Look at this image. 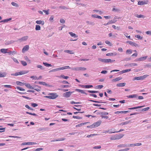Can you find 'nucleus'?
Returning a JSON list of instances; mask_svg holds the SVG:
<instances>
[{
	"label": "nucleus",
	"instance_id": "37",
	"mask_svg": "<svg viewBox=\"0 0 151 151\" xmlns=\"http://www.w3.org/2000/svg\"><path fill=\"white\" fill-rule=\"evenodd\" d=\"M136 80H142L141 76L134 77L133 78V81H134Z\"/></svg>",
	"mask_w": 151,
	"mask_h": 151
},
{
	"label": "nucleus",
	"instance_id": "11",
	"mask_svg": "<svg viewBox=\"0 0 151 151\" xmlns=\"http://www.w3.org/2000/svg\"><path fill=\"white\" fill-rule=\"evenodd\" d=\"M115 61V60H112L110 59H105L104 63H108L109 62L112 63Z\"/></svg>",
	"mask_w": 151,
	"mask_h": 151
},
{
	"label": "nucleus",
	"instance_id": "25",
	"mask_svg": "<svg viewBox=\"0 0 151 151\" xmlns=\"http://www.w3.org/2000/svg\"><path fill=\"white\" fill-rule=\"evenodd\" d=\"M126 84V83H118L116 84V86L118 87H124L125 86Z\"/></svg>",
	"mask_w": 151,
	"mask_h": 151
},
{
	"label": "nucleus",
	"instance_id": "48",
	"mask_svg": "<svg viewBox=\"0 0 151 151\" xmlns=\"http://www.w3.org/2000/svg\"><path fill=\"white\" fill-rule=\"evenodd\" d=\"M88 92L91 93H96L98 92V91L88 90Z\"/></svg>",
	"mask_w": 151,
	"mask_h": 151
},
{
	"label": "nucleus",
	"instance_id": "32",
	"mask_svg": "<svg viewBox=\"0 0 151 151\" xmlns=\"http://www.w3.org/2000/svg\"><path fill=\"white\" fill-rule=\"evenodd\" d=\"M129 65L130 66V67H134L135 66H137V64L136 63H132L129 64V65H125V66H128Z\"/></svg>",
	"mask_w": 151,
	"mask_h": 151
},
{
	"label": "nucleus",
	"instance_id": "29",
	"mask_svg": "<svg viewBox=\"0 0 151 151\" xmlns=\"http://www.w3.org/2000/svg\"><path fill=\"white\" fill-rule=\"evenodd\" d=\"M122 79V78L120 77H119L116 78L115 79H113L112 80V81L113 82H116V81H119L121 80Z\"/></svg>",
	"mask_w": 151,
	"mask_h": 151
},
{
	"label": "nucleus",
	"instance_id": "5",
	"mask_svg": "<svg viewBox=\"0 0 151 151\" xmlns=\"http://www.w3.org/2000/svg\"><path fill=\"white\" fill-rule=\"evenodd\" d=\"M73 92L69 91L63 94V96L65 97L68 98L69 97Z\"/></svg>",
	"mask_w": 151,
	"mask_h": 151
},
{
	"label": "nucleus",
	"instance_id": "55",
	"mask_svg": "<svg viewBox=\"0 0 151 151\" xmlns=\"http://www.w3.org/2000/svg\"><path fill=\"white\" fill-rule=\"evenodd\" d=\"M131 58L130 57L128 58H124L123 60L126 61H127L129 60H131Z\"/></svg>",
	"mask_w": 151,
	"mask_h": 151
},
{
	"label": "nucleus",
	"instance_id": "14",
	"mask_svg": "<svg viewBox=\"0 0 151 151\" xmlns=\"http://www.w3.org/2000/svg\"><path fill=\"white\" fill-rule=\"evenodd\" d=\"M130 146V145H128V144H120L119 145H118L117 146V147H129Z\"/></svg>",
	"mask_w": 151,
	"mask_h": 151
},
{
	"label": "nucleus",
	"instance_id": "50",
	"mask_svg": "<svg viewBox=\"0 0 151 151\" xmlns=\"http://www.w3.org/2000/svg\"><path fill=\"white\" fill-rule=\"evenodd\" d=\"M59 8L61 9H63V10H66L68 9V8L66 7L65 6H60L59 7Z\"/></svg>",
	"mask_w": 151,
	"mask_h": 151
},
{
	"label": "nucleus",
	"instance_id": "34",
	"mask_svg": "<svg viewBox=\"0 0 151 151\" xmlns=\"http://www.w3.org/2000/svg\"><path fill=\"white\" fill-rule=\"evenodd\" d=\"M25 86H26L29 88V89H34V88L32 86H31L29 84H26V83H25Z\"/></svg>",
	"mask_w": 151,
	"mask_h": 151
},
{
	"label": "nucleus",
	"instance_id": "58",
	"mask_svg": "<svg viewBox=\"0 0 151 151\" xmlns=\"http://www.w3.org/2000/svg\"><path fill=\"white\" fill-rule=\"evenodd\" d=\"M6 76V74L5 73H2L0 72V77H3Z\"/></svg>",
	"mask_w": 151,
	"mask_h": 151
},
{
	"label": "nucleus",
	"instance_id": "38",
	"mask_svg": "<svg viewBox=\"0 0 151 151\" xmlns=\"http://www.w3.org/2000/svg\"><path fill=\"white\" fill-rule=\"evenodd\" d=\"M69 34H70V36L72 37H78V36H77L74 33H73L72 32H69Z\"/></svg>",
	"mask_w": 151,
	"mask_h": 151
},
{
	"label": "nucleus",
	"instance_id": "22",
	"mask_svg": "<svg viewBox=\"0 0 151 151\" xmlns=\"http://www.w3.org/2000/svg\"><path fill=\"white\" fill-rule=\"evenodd\" d=\"M8 49H1L0 50V52L3 53H9L7 52Z\"/></svg>",
	"mask_w": 151,
	"mask_h": 151
},
{
	"label": "nucleus",
	"instance_id": "61",
	"mask_svg": "<svg viewBox=\"0 0 151 151\" xmlns=\"http://www.w3.org/2000/svg\"><path fill=\"white\" fill-rule=\"evenodd\" d=\"M105 43L106 44L109 45V46H111L112 44L111 42L108 40L105 41Z\"/></svg>",
	"mask_w": 151,
	"mask_h": 151
},
{
	"label": "nucleus",
	"instance_id": "15",
	"mask_svg": "<svg viewBox=\"0 0 151 151\" xmlns=\"http://www.w3.org/2000/svg\"><path fill=\"white\" fill-rule=\"evenodd\" d=\"M29 46L28 45H26L24 46L22 50V52H24L27 51L29 49Z\"/></svg>",
	"mask_w": 151,
	"mask_h": 151
},
{
	"label": "nucleus",
	"instance_id": "16",
	"mask_svg": "<svg viewBox=\"0 0 151 151\" xmlns=\"http://www.w3.org/2000/svg\"><path fill=\"white\" fill-rule=\"evenodd\" d=\"M80 86L83 88H90L93 87L92 85H80Z\"/></svg>",
	"mask_w": 151,
	"mask_h": 151
},
{
	"label": "nucleus",
	"instance_id": "44",
	"mask_svg": "<svg viewBox=\"0 0 151 151\" xmlns=\"http://www.w3.org/2000/svg\"><path fill=\"white\" fill-rule=\"evenodd\" d=\"M14 6L16 7H19V5L17 3L14 2H12L11 3Z\"/></svg>",
	"mask_w": 151,
	"mask_h": 151
},
{
	"label": "nucleus",
	"instance_id": "26",
	"mask_svg": "<svg viewBox=\"0 0 151 151\" xmlns=\"http://www.w3.org/2000/svg\"><path fill=\"white\" fill-rule=\"evenodd\" d=\"M75 91H78V92H81V93H84V94H85L86 95H87V93H85L84 91L83 90H81V89H76L75 90Z\"/></svg>",
	"mask_w": 151,
	"mask_h": 151
},
{
	"label": "nucleus",
	"instance_id": "40",
	"mask_svg": "<svg viewBox=\"0 0 151 151\" xmlns=\"http://www.w3.org/2000/svg\"><path fill=\"white\" fill-rule=\"evenodd\" d=\"M103 87V86L102 85H99L95 87V88L96 89H101Z\"/></svg>",
	"mask_w": 151,
	"mask_h": 151
},
{
	"label": "nucleus",
	"instance_id": "31",
	"mask_svg": "<svg viewBox=\"0 0 151 151\" xmlns=\"http://www.w3.org/2000/svg\"><path fill=\"white\" fill-rule=\"evenodd\" d=\"M48 130L47 128H40L38 129V131H46L47 130Z\"/></svg>",
	"mask_w": 151,
	"mask_h": 151
},
{
	"label": "nucleus",
	"instance_id": "24",
	"mask_svg": "<svg viewBox=\"0 0 151 151\" xmlns=\"http://www.w3.org/2000/svg\"><path fill=\"white\" fill-rule=\"evenodd\" d=\"M131 122V120H129L128 121H126L125 122H122L120 124H119V125H126L127 124H129Z\"/></svg>",
	"mask_w": 151,
	"mask_h": 151
},
{
	"label": "nucleus",
	"instance_id": "33",
	"mask_svg": "<svg viewBox=\"0 0 151 151\" xmlns=\"http://www.w3.org/2000/svg\"><path fill=\"white\" fill-rule=\"evenodd\" d=\"M16 84L17 85L21 86H23L25 84V83H22V82L19 81H16Z\"/></svg>",
	"mask_w": 151,
	"mask_h": 151
},
{
	"label": "nucleus",
	"instance_id": "60",
	"mask_svg": "<svg viewBox=\"0 0 151 151\" xmlns=\"http://www.w3.org/2000/svg\"><path fill=\"white\" fill-rule=\"evenodd\" d=\"M24 58L25 60H26L27 62H30V60L26 56H24Z\"/></svg>",
	"mask_w": 151,
	"mask_h": 151
},
{
	"label": "nucleus",
	"instance_id": "63",
	"mask_svg": "<svg viewBox=\"0 0 151 151\" xmlns=\"http://www.w3.org/2000/svg\"><path fill=\"white\" fill-rule=\"evenodd\" d=\"M53 19H54L53 16V15L51 16L50 17L49 19L50 21V22H53Z\"/></svg>",
	"mask_w": 151,
	"mask_h": 151
},
{
	"label": "nucleus",
	"instance_id": "35",
	"mask_svg": "<svg viewBox=\"0 0 151 151\" xmlns=\"http://www.w3.org/2000/svg\"><path fill=\"white\" fill-rule=\"evenodd\" d=\"M144 106H139L136 107H132V108H129L128 109H130V110L136 109H137L138 108H142V107H144Z\"/></svg>",
	"mask_w": 151,
	"mask_h": 151
},
{
	"label": "nucleus",
	"instance_id": "6",
	"mask_svg": "<svg viewBox=\"0 0 151 151\" xmlns=\"http://www.w3.org/2000/svg\"><path fill=\"white\" fill-rule=\"evenodd\" d=\"M147 57L148 56H146L138 58H137V60H135V61H143L145 60L147 58Z\"/></svg>",
	"mask_w": 151,
	"mask_h": 151
},
{
	"label": "nucleus",
	"instance_id": "39",
	"mask_svg": "<svg viewBox=\"0 0 151 151\" xmlns=\"http://www.w3.org/2000/svg\"><path fill=\"white\" fill-rule=\"evenodd\" d=\"M41 29V27L39 25H36L35 27V30L36 31L37 30H40Z\"/></svg>",
	"mask_w": 151,
	"mask_h": 151
},
{
	"label": "nucleus",
	"instance_id": "64",
	"mask_svg": "<svg viewBox=\"0 0 151 151\" xmlns=\"http://www.w3.org/2000/svg\"><path fill=\"white\" fill-rule=\"evenodd\" d=\"M31 106L33 107H35L38 106V105L36 103H32Z\"/></svg>",
	"mask_w": 151,
	"mask_h": 151
},
{
	"label": "nucleus",
	"instance_id": "1",
	"mask_svg": "<svg viewBox=\"0 0 151 151\" xmlns=\"http://www.w3.org/2000/svg\"><path fill=\"white\" fill-rule=\"evenodd\" d=\"M48 96H45L44 97L48 99H54L57 98L58 95L56 93H50L48 94Z\"/></svg>",
	"mask_w": 151,
	"mask_h": 151
},
{
	"label": "nucleus",
	"instance_id": "41",
	"mask_svg": "<svg viewBox=\"0 0 151 151\" xmlns=\"http://www.w3.org/2000/svg\"><path fill=\"white\" fill-rule=\"evenodd\" d=\"M59 77L67 79L69 78V77L68 76H65L63 75H61L59 76Z\"/></svg>",
	"mask_w": 151,
	"mask_h": 151
},
{
	"label": "nucleus",
	"instance_id": "19",
	"mask_svg": "<svg viewBox=\"0 0 151 151\" xmlns=\"http://www.w3.org/2000/svg\"><path fill=\"white\" fill-rule=\"evenodd\" d=\"M131 70V69H126L125 70H122L119 73L120 74H123L124 73H125L127 72H129Z\"/></svg>",
	"mask_w": 151,
	"mask_h": 151
},
{
	"label": "nucleus",
	"instance_id": "43",
	"mask_svg": "<svg viewBox=\"0 0 151 151\" xmlns=\"http://www.w3.org/2000/svg\"><path fill=\"white\" fill-rule=\"evenodd\" d=\"M43 64L46 66L48 67L49 66H52L51 64L48 63H47L43 62Z\"/></svg>",
	"mask_w": 151,
	"mask_h": 151
},
{
	"label": "nucleus",
	"instance_id": "13",
	"mask_svg": "<svg viewBox=\"0 0 151 151\" xmlns=\"http://www.w3.org/2000/svg\"><path fill=\"white\" fill-rule=\"evenodd\" d=\"M101 121H99L93 124L95 127H97L99 126L101 123Z\"/></svg>",
	"mask_w": 151,
	"mask_h": 151
},
{
	"label": "nucleus",
	"instance_id": "30",
	"mask_svg": "<svg viewBox=\"0 0 151 151\" xmlns=\"http://www.w3.org/2000/svg\"><path fill=\"white\" fill-rule=\"evenodd\" d=\"M142 145L141 143H137L136 144H130V146H139Z\"/></svg>",
	"mask_w": 151,
	"mask_h": 151
},
{
	"label": "nucleus",
	"instance_id": "36",
	"mask_svg": "<svg viewBox=\"0 0 151 151\" xmlns=\"http://www.w3.org/2000/svg\"><path fill=\"white\" fill-rule=\"evenodd\" d=\"M64 51L65 52H67L70 54H74V52H73L72 50H65Z\"/></svg>",
	"mask_w": 151,
	"mask_h": 151
},
{
	"label": "nucleus",
	"instance_id": "49",
	"mask_svg": "<svg viewBox=\"0 0 151 151\" xmlns=\"http://www.w3.org/2000/svg\"><path fill=\"white\" fill-rule=\"evenodd\" d=\"M16 88L17 89H18L20 91H24L25 90L23 88H21V87H19V86L16 87Z\"/></svg>",
	"mask_w": 151,
	"mask_h": 151
},
{
	"label": "nucleus",
	"instance_id": "59",
	"mask_svg": "<svg viewBox=\"0 0 151 151\" xmlns=\"http://www.w3.org/2000/svg\"><path fill=\"white\" fill-rule=\"evenodd\" d=\"M37 67L38 68H40L42 70H44V68L42 65H37Z\"/></svg>",
	"mask_w": 151,
	"mask_h": 151
},
{
	"label": "nucleus",
	"instance_id": "17",
	"mask_svg": "<svg viewBox=\"0 0 151 151\" xmlns=\"http://www.w3.org/2000/svg\"><path fill=\"white\" fill-rule=\"evenodd\" d=\"M29 71L27 70V71H24L23 70L22 71H21L20 72H18V74L19 75H22L23 74H24L26 73H28Z\"/></svg>",
	"mask_w": 151,
	"mask_h": 151
},
{
	"label": "nucleus",
	"instance_id": "57",
	"mask_svg": "<svg viewBox=\"0 0 151 151\" xmlns=\"http://www.w3.org/2000/svg\"><path fill=\"white\" fill-rule=\"evenodd\" d=\"M43 148H37L36 149L34 150L33 151H40V150H43Z\"/></svg>",
	"mask_w": 151,
	"mask_h": 151
},
{
	"label": "nucleus",
	"instance_id": "42",
	"mask_svg": "<svg viewBox=\"0 0 151 151\" xmlns=\"http://www.w3.org/2000/svg\"><path fill=\"white\" fill-rule=\"evenodd\" d=\"M132 52V50L131 49L127 50L126 51V54H131Z\"/></svg>",
	"mask_w": 151,
	"mask_h": 151
},
{
	"label": "nucleus",
	"instance_id": "46",
	"mask_svg": "<svg viewBox=\"0 0 151 151\" xmlns=\"http://www.w3.org/2000/svg\"><path fill=\"white\" fill-rule=\"evenodd\" d=\"M17 52L15 51H10V55H14L15 54H16Z\"/></svg>",
	"mask_w": 151,
	"mask_h": 151
},
{
	"label": "nucleus",
	"instance_id": "52",
	"mask_svg": "<svg viewBox=\"0 0 151 151\" xmlns=\"http://www.w3.org/2000/svg\"><path fill=\"white\" fill-rule=\"evenodd\" d=\"M135 37L140 40H142L143 38L142 37H141V36L139 35H135Z\"/></svg>",
	"mask_w": 151,
	"mask_h": 151
},
{
	"label": "nucleus",
	"instance_id": "3",
	"mask_svg": "<svg viewBox=\"0 0 151 151\" xmlns=\"http://www.w3.org/2000/svg\"><path fill=\"white\" fill-rule=\"evenodd\" d=\"M124 136L123 134H116L110 137L111 140H116L122 138Z\"/></svg>",
	"mask_w": 151,
	"mask_h": 151
},
{
	"label": "nucleus",
	"instance_id": "54",
	"mask_svg": "<svg viewBox=\"0 0 151 151\" xmlns=\"http://www.w3.org/2000/svg\"><path fill=\"white\" fill-rule=\"evenodd\" d=\"M149 109H150V107H147V108H145L142 109V111H147Z\"/></svg>",
	"mask_w": 151,
	"mask_h": 151
},
{
	"label": "nucleus",
	"instance_id": "62",
	"mask_svg": "<svg viewBox=\"0 0 151 151\" xmlns=\"http://www.w3.org/2000/svg\"><path fill=\"white\" fill-rule=\"evenodd\" d=\"M148 76V75H143V76H141L142 80H143L146 78L147 76Z\"/></svg>",
	"mask_w": 151,
	"mask_h": 151
},
{
	"label": "nucleus",
	"instance_id": "7",
	"mask_svg": "<svg viewBox=\"0 0 151 151\" xmlns=\"http://www.w3.org/2000/svg\"><path fill=\"white\" fill-rule=\"evenodd\" d=\"M127 43H129L130 45H131L132 46H134L135 47H139V46L138 44H137L136 43L133 42L132 41H127Z\"/></svg>",
	"mask_w": 151,
	"mask_h": 151
},
{
	"label": "nucleus",
	"instance_id": "51",
	"mask_svg": "<svg viewBox=\"0 0 151 151\" xmlns=\"http://www.w3.org/2000/svg\"><path fill=\"white\" fill-rule=\"evenodd\" d=\"M26 113L27 114H30V115H33V116H38L37 114H35V113H30V112H28V111L26 112Z\"/></svg>",
	"mask_w": 151,
	"mask_h": 151
},
{
	"label": "nucleus",
	"instance_id": "27",
	"mask_svg": "<svg viewBox=\"0 0 151 151\" xmlns=\"http://www.w3.org/2000/svg\"><path fill=\"white\" fill-rule=\"evenodd\" d=\"M92 17L94 18H97L99 19H101L102 17L99 16L97 15L96 14H93L91 15Z\"/></svg>",
	"mask_w": 151,
	"mask_h": 151
},
{
	"label": "nucleus",
	"instance_id": "56",
	"mask_svg": "<svg viewBox=\"0 0 151 151\" xmlns=\"http://www.w3.org/2000/svg\"><path fill=\"white\" fill-rule=\"evenodd\" d=\"M98 60L102 63L104 62V60L105 59H102L100 58H98Z\"/></svg>",
	"mask_w": 151,
	"mask_h": 151
},
{
	"label": "nucleus",
	"instance_id": "8",
	"mask_svg": "<svg viewBox=\"0 0 151 151\" xmlns=\"http://www.w3.org/2000/svg\"><path fill=\"white\" fill-rule=\"evenodd\" d=\"M148 2V1H139L138 2V4L140 5H142L147 4Z\"/></svg>",
	"mask_w": 151,
	"mask_h": 151
},
{
	"label": "nucleus",
	"instance_id": "4",
	"mask_svg": "<svg viewBox=\"0 0 151 151\" xmlns=\"http://www.w3.org/2000/svg\"><path fill=\"white\" fill-rule=\"evenodd\" d=\"M72 70L75 71L85 70L86 69V68L82 67H78L76 68H71Z\"/></svg>",
	"mask_w": 151,
	"mask_h": 151
},
{
	"label": "nucleus",
	"instance_id": "28",
	"mask_svg": "<svg viewBox=\"0 0 151 151\" xmlns=\"http://www.w3.org/2000/svg\"><path fill=\"white\" fill-rule=\"evenodd\" d=\"M137 95L136 94L130 95L127 96V97L128 98H137Z\"/></svg>",
	"mask_w": 151,
	"mask_h": 151
},
{
	"label": "nucleus",
	"instance_id": "53",
	"mask_svg": "<svg viewBox=\"0 0 151 151\" xmlns=\"http://www.w3.org/2000/svg\"><path fill=\"white\" fill-rule=\"evenodd\" d=\"M21 64L23 66H25L27 65V63L25 61H21Z\"/></svg>",
	"mask_w": 151,
	"mask_h": 151
},
{
	"label": "nucleus",
	"instance_id": "47",
	"mask_svg": "<svg viewBox=\"0 0 151 151\" xmlns=\"http://www.w3.org/2000/svg\"><path fill=\"white\" fill-rule=\"evenodd\" d=\"M73 118L74 119L76 118L78 119H82V117H81L79 116H73Z\"/></svg>",
	"mask_w": 151,
	"mask_h": 151
},
{
	"label": "nucleus",
	"instance_id": "21",
	"mask_svg": "<svg viewBox=\"0 0 151 151\" xmlns=\"http://www.w3.org/2000/svg\"><path fill=\"white\" fill-rule=\"evenodd\" d=\"M89 123L90 122H84V123H81V124H78L76 125V127H80L82 126L86 125L87 123Z\"/></svg>",
	"mask_w": 151,
	"mask_h": 151
},
{
	"label": "nucleus",
	"instance_id": "23",
	"mask_svg": "<svg viewBox=\"0 0 151 151\" xmlns=\"http://www.w3.org/2000/svg\"><path fill=\"white\" fill-rule=\"evenodd\" d=\"M36 23L37 24L43 25L44 24L45 22L44 21L42 20H37L36 21Z\"/></svg>",
	"mask_w": 151,
	"mask_h": 151
},
{
	"label": "nucleus",
	"instance_id": "9",
	"mask_svg": "<svg viewBox=\"0 0 151 151\" xmlns=\"http://www.w3.org/2000/svg\"><path fill=\"white\" fill-rule=\"evenodd\" d=\"M36 143L35 142H24L21 145H33L36 144Z\"/></svg>",
	"mask_w": 151,
	"mask_h": 151
},
{
	"label": "nucleus",
	"instance_id": "10",
	"mask_svg": "<svg viewBox=\"0 0 151 151\" xmlns=\"http://www.w3.org/2000/svg\"><path fill=\"white\" fill-rule=\"evenodd\" d=\"M38 84H39L40 85H42L44 86H48V87H50L51 86L50 85H49L47 84L45 82H44L39 81L38 82Z\"/></svg>",
	"mask_w": 151,
	"mask_h": 151
},
{
	"label": "nucleus",
	"instance_id": "2",
	"mask_svg": "<svg viewBox=\"0 0 151 151\" xmlns=\"http://www.w3.org/2000/svg\"><path fill=\"white\" fill-rule=\"evenodd\" d=\"M67 69H70V68L68 66H65L63 67H62L59 68H57L51 70L49 71V72L51 73L53 72L56 71L58 70H63Z\"/></svg>",
	"mask_w": 151,
	"mask_h": 151
},
{
	"label": "nucleus",
	"instance_id": "18",
	"mask_svg": "<svg viewBox=\"0 0 151 151\" xmlns=\"http://www.w3.org/2000/svg\"><path fill=\"white\" fill-rule=\"evenodd\" d=\"M130 111H117L114 112L115 114H119V113H124L126 114L127 113L129 112Z\"/></svg>",
	"mask_w": 151,
	"mask_h": 151
},
{
	"label": "nucleus",
	"instance_id": "12",
	"mask_svg": "<svg viewBox=\"0 0 151 151\" xmlns=\"http://www.w3.org/2000/svg\"><path fill=\"white\" fill-rule=\"evenodd\" d=\"M28 38V36H25L22 37V38L18 39V41L20 42L26 41Z\"/></svg>",
	"mask_w": 151,
	"mask_h": 151
},
{
	"label": "nucleus",
	"instance_id": "45",
	"mask_svg": "<svg viewBox=\"0 0 151 151\" xmlns=\"http://www.w3.org/2000/svg\"><path fill=\"white\" fill-rule=\"evenodd\" d=\"M9 21V18L7 19H5L4 20H2L0 21V23L1 22H6L8 21Z\"/></svg>",
	"mask_w": 151,
	"mask_h": 151
},
{
	"label": "nucleus",
	"instance_id": "20",
	"mask_svg": "<svg viewBox=\"0 0 151 151\" xmlns=\"http://www.w3.org/2000/svg\"><path fill=\"white\" fill-rule=\"evenodd\" d=\"M134 15L135 17L138 18H144L145 17V16L142 14L138 15V14H134Z\"/></svg>",
	"mask_w": 151,
	"mask_h": 151
}]
</instances>
